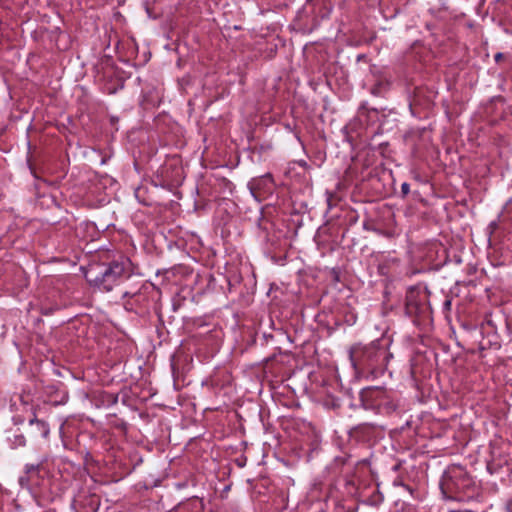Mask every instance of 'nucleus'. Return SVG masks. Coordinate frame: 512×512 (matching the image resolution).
Listing matches in <instances>:
<instances>
[{"label":"nucleus","instance_id":"nucleus-2","mask_svg":"<svg viewBox=\"0 0 512 512\" xmlns=\"http://www.w3.org/2000/svg\"><path fill=\"white\" fill-rule=\"evenodd\" d=\"M389 339H376L369 344L357 343L349 349V358L357 373H382L393 357Z\"/></svg>","mask_w":512,"mask_h":512},{"label":"nucleus","instance_id":"nucleus-1","mask_svg":"<svg viewBox=\"0 0 512 512\" xmlns=\"http://www.w3.org/2000/svg\"><path fill=\"white\" fill-rule=\"evenodd\" d=\"M132 263L128 257L119 255L108 262H92L84 270L86 281L103 292L111 291L115 286L129 278Z\"/></svg>","mask_w":512,"mask_h":512},{"label":"nucleus","instance_id":"nucleus-13","mask_svg":"<svg viewBox=\"0 0 512 512\" xmlns=\"http://www.w3.org/2000/svg\"><path fill=\"white\" fill-rule=\"evenodd\" d=\"M394 486H401L403 488H405L406 490L410 491L411 492V488L409 485H406L405 483H403L402 479L400 478H397L394 480L393 482Z\"/></svg>","mask_w":512,"mask_h":512},{"label":"nucleus","instance_id":"nucleus-10","mask_svg":"<svg viewBox=\"0 0 512 512\" xmlns=\"http://www.w3.org/2000/svg\"><path fill=\"white\" fill-rule=\"evenodd\" d=\"M375 427H376L375 424L362 423V424H359L358 426H356L355 430L358 431V432H369V431L374 430Z\"/></svg>","mask_w":512,"mask_h":512},{"label":"nucleus","instance_id":"nucleus-12","mask_svg":"<svg viewBox=\"0 0 512 512\" xmlns=\"http://www.w3.org/2000/svg\"><path fill=\"white\" fill-rule=\"evenodd\" d=\"M451 307H452V299L447 296L442 305L443 312L445 314L449 313L451 311Z\"/></svg>","mask_w":512,"mask_h":512},{"label":"nucleus","instance_id":"nucleus-16","mask_svg":"<svg viewBox=\"0 0 512 512\" xmlns=\"http://www.w3.org/2000/svg\"><path fill=\"white\" fill-rule=\"evenodd\" d=\"M95 506H97V502H96V500H95V496L93 495V496L91 497L90 507H91V509H94V507H95Z\"/></svg>","mask_w":512,"mask_h":512},{"label":"nucleus","instance_id":"nucleus-15","mask_svg":"<svg viewBox=\"0 0 512 512\" xmlns=\"http://www.w3.org/2000/svg\"><path fill=\"white\" fill-rule=\"evenodd\" d=\"M135 295H137V292H133V293H132V292L125 291V292L123 293V298H125V297H133V296H135Z\"/></svg>","mask_w":512,"mask_h":512},{"label":"nucleus","instance_id":"nucleus-14","mask_svg":"<svg viewBox=\"0 0 512 512\" xmlns=\"http://www.w3.org/2000/svg\"><path fill=\"white\" fill-rule=\"evenodd\" d=\"M401 192L404 196L408 195L409 192H410V185L406 182H404L402 185H401Z\"/></svg>","mask_w":512,"mask_h":512},{"label":"nucleus","instance_id":"nucleus-8","mask_svg":"<svg viewBox=\"0 0 512 512\" xmlns=\"http://www.w3.org/2000/svg\"><path fill=\"white\" fill-rule=\"evenodd\" d=\"M7 439L12 449H17L26 445V438L22 433L13 434Z\"/></svg>","mask_w":512,"mask_h":512},{"label":"nucleus","instance_id":"nucleus-9","mask_svg":"<svg viewBox=\"0 0 512 512\" xmlns=\"http://www.w3.org/2000/svg\"><path fill=\"white\" fill-rule=\"evenodd\" d=\"M29 424L30 425H36L39 429V431L41 432V435L46 438L48 435H49V426L48 424L43 421V420H39L38 418L34 417L32 418L31 420H29Z\"/></svg>","mask_w":512,"mask_h":512},{"label":"nucleus","instance_id":"nucleus-7","mask_svg":"<svg viewBox=\"0 0 512 512\" xmlns=\"http://www.w3.org/2000/svg\"><path fill=\"white\" fill-rule=\"evenodd\" d=\"M390 88V81L386 78L379 79L376 81V83L372 86L370 92L374 96H383Z\"/></svg>","mask_w":512,"mask_h":512},{"label":"nucleus","instance_id":"nucleus-5","mask_svg":"<svg viewBox=\"0 0 512 512\" xmlns=\"http://www.w3.org/2000/svg\"><path fill=\"white\" fill-rule=\"evenodd\" d=\"M360 401L364 409L377 413H391L396 410V404L390 399L386 389L373 386L366 387L360 392Z\"/></svg>","mask_w":512,"mask_h":512},{"label":"nucleus","instance_id":"nucleus-17","mask_svg":"<svg viewBox=\"0 0 512 512\" xmlns=\"http://www.w3.org/2000/svg\"><path fill=\"white\" fill-rule=\"evenodd\" d=\"M54 310H55L54 308H49V309H46V310H43V309H42V313H43L44 315H50V314H52V313H53V311H54Z\"/></svg>","mask_w":512,"mask_h":512},{"label":"nucleus","instance_id":"nucleus-11","mask_svg":"<svg viewBox=\"0 0 512 512\" xmlns=\"http://www.w3.org/2000/svg\"><path fill=\"white\" fill-rule=\"evenodd\" d=\"M32 478L28 474H23L19 477V484L22 488H28Z\"/></svg>","mask_w":512,"mask_h":512},{"label":"nucleus","instance_id":"nucleus-19","mask_svg":"<svg viewBox=\"0 0 512 512\" xmlns=\"http://www.w3.org/2000/svg\"><path fill=\"white\" fill-rule=\"evenodd\" d=\"M399 466H400V465H399V464H397V465H395V466L393 467V469L396 471V470H398V469H399Z\"/></svg>","mask_w":512,"mask_h":512},{"label":"nucleus","instance_id":"nucleus-6","mask_svg":"<svg viewBox=\"0 0 512 512\" xmlns=\"http://www.w3.org/2000/svg\"><path fill=\"white\" fill-rule=\"evenodd\" d=\"M49 460L48 454L39 455L35 462L24 465V473L28 474L32 479L39 477L42 471H45L46 464Z\"/></svg>","mask_w":512,"mask_h":512},{"label":"nucleus","instance_id":"nucleus-4","mask_svg":"<svg viewBox=\"0 0 512 512\" xmlns=\"http://www.w3.org/2000/svg\"><path fill=\"white\" fill-rule=\"evenodd\" d=\"M473 487L471 479L462 469L445 471L440 480V489L447 499H461Z\"/></svg>","mask_w":512,"mask_h":512},{"label":"nucleus","instance_id":"nucleus-18","mask_svg":"<svg viewBox=\"0 0 512 512\" xmlns=\"http://www.w3.org/2000/svg\"><path fill=\"white\" fill-rule=\"evenodd\" d=\"M502 58H503L502 53H497V54L495 55V61H497V62L501 61V59H502Z\"/></svg>","mask_w":512,"mask_h":512},{"label":"nucleus","instance_id":"nucleus-3","mask_svg":"<svg viewBox=\"0 0 512 512\" xmlns=\"http://www.w3.org/2000/svg\"><path fill=\"white\" fill-rule=\"evenodd\" d=\"M405 312L406 315L414 319V323L426 322L431 319L432 309L427 288L411 287L407 291Z\"/></svg>","mask_w":512,"mask_h":512}]
</instances>
